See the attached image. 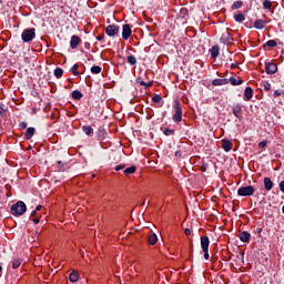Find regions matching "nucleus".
Here are the masks:
<instances>
[{"mask_svg": "<svg viewBox=\"0 0 284 284\" xmlns=\"http://www.w3.org/2000/svg\"><path fill=\"white\" fill-rule=\"evenodd\" d=\"M263 232V229H257V234H261Z\"/></svg>", "mask_w": 284, "mask_h": 284, "instance_id": "56", "label": "nucleus"}, {"mask_svg": "<svg viewBox=\"0 0 284 284\" xmlns=\"http://www.w3.org/2000/svg\"><path fill=\"white\" fill-rule=\"evenodd\" d=\"M180 17H181V19H186L187 17H190V11H187L186 8H182L180 10Z\"/></svg>", "mask_w": 284, "mask_h": 284, "instance_id": "33", "label": "nucleus"}, {"mask_svg": "<svg viewBox=\"0 0 284 284\" xmlns=\"http://www.w3.org/2000/svg\"><path fill=\"white\" fill-rule=\"evenodd\" d=\"M37 37V29H24L21 34V39L23 43H30V41H34V38Z\"/></svg>", "mask_w": 284, "mask_h": 284, "instance_id": "3", "label": "nucleus"}, {"mask_svg": "<svg viewBox=\"0 0 284 284\" xmlns=\"http://www.w3.org/2000/svg\"><path fill=\"white\" fill-rule=\"evenodd\" d=\"M124 168H125V165H116L115 172H121V170H123Z\"/></svg>", "mask_w": 284, "mask_h": 284, "instance_id": "45", "label": "nucleus"}, {"mask_svg": "<svg viewBox=\"0 0 284 284\" xmlns=\"http://www.w3.org/2000/svg\"><path fill=\"white\" fill-rule=\"evenodd\" d=\"M82 132H83L84 134H87V136H93V134H94V129H92V126H90V125H83V126H82Z\"/></svg>", "mask_w": 284, "mask_h": 284, "instance_id": "20", "label": "nucleus"}, {"mask_svg": "<svg viewBox=\"0 0 284 284\" xmlns=\"http://www.w3.org/2000/svg\"><path fill=\"white\" fill-rule=\"evenodd\" d=\"M53 74H54L55 79H61V77H63V69L55 68L53 71Z\"/></svg>", "mask_w": 284, "mask_h": 284, "instance_id": "32", "label": "nucleus"}, {"mask_svg": "<svg viewBox=\"0 0 284 284\" xmlns=\"http://www.w3.org/2000/svg\"><path fill=\"white\" fill-rule=\"evenodd\" d=\"M27 211L28 206L23 201H18L16 204L11 206V214L13 216H23V214H26Z\"/></svg>", "mask_w": 284, "mask_h": 284, "instance_id": "1", "label": "nucleus"}, {"mask_svg": "<svg viewBox=\"0 0 284 284\" xmlns=\"http://www.w3.org/2000/svg\"><path fill=\"white\" fill-rule=\"evenodd\" d=\"M229 83H231V85H243V80L241 79L237 80L236 78L231 77L229 79Z\"/></svg>", "mask_w": 284, "mask_h": 284, "instance_id": "24", "label": "nucleus"}, {"mask_svg": "<svg viewBox=\"0 0 284 284\" xmlns=\"http://www.w3.org/2000/svg\"><path fill=\"white\" fill-rule=\"evenodd\" d=\"M71 97L74 99V101H81L83 99V93H81L79 90H74L72 91Z\"/></svg>", "mask_w": 284, "mask_h": 284, "instance_id": "22", "label": "nucleus"}, {"mask_svg": "<svg viewBox=\"0 0 284 284\" xmlns=\"http://www.w3.org/2000/svg\"><path fill=\"white\" fill-rule=\"evenodd\" d=\"M276 45H278L276 40H268L266 43H264L263 48H276Z\"/></svg>", "mask_w": 284, "mask_h": 284, "instance_id": "29", "label": "nucleus"}, {"mask_svg": "<svg viewBox=\"0 0 284 284\" xmlns=\"http://www.w3.org/2000/svg\"><path fill=\"white\" fill-rule=\"evenodd\" d=\"M31 216H32V217L37 216V211H36V210H33V211L31 212Z\"/></svg>", "mask_w": 284, "mask_h": 284, "instance_id": "51", "label": "nucleus"}, {"mask_svg": "<svg viewBox=\"0 0 284 284\" xmlns=\"http://www.w3.org/2000/svg\"><path fill=\"white\" fill-rule=\"evenodd\" d=\"M130 37H132V26H130L129 23L123 24L122 39H124V41H128V39H130Z\"/></svg>", "mask_w": 284, "mask_h": 284, "instance_id": "8", "label": "nucleus"}, {"mask_svg": "<svg viewBox=\"0 0 284 284\" xmlns=\"http://www.w3.org/2000/svg\"><path fill=\"white\" fill-rule=\"evenodd\" d=\"M33 223H34L36 225H39V217L33 219Z\"/></svg>", "mask_w": 284, "mask_h": 284, "instance_id": "50", "label": "nucleus"}, {"mask_svg": "<svg viewBox=\"0 0 284 284\" xmlns=\"http://www.w3.org/2000/svg\"><path fill=\"white\" fill-rule=\"evenodd\" d=\"M126 63H129V65H136V57L134 55H128L126 57Z\"/></svg>", "mask_w": 284, "mask_h": 284, "instance_id": "30", "label": "nucleus"}, {"mask_svg": "<svg viewBox=\"0 0 284 284\" xmlns=\"http://www.w3.org/2000/svg\"><path fill=\"white\" fill-rule=\"evenodd\" d=\"M138 83H140V85H144L146 89L148 88H152V82H145V81H143V80H140V81H138Z\"/></svg>", "mask_w": 284, "mask_h": 284, "instance_id": "41", "label": "nucleus"}, {"mask_svg": "<svg viewBox=\"0 0 284 284\" xmlns=\"http://www.w3.org/2000/svg\"><path fill=\"white\" fill-rule=\"evenodd\" d=\"M282 212H283V214H284V205L282 206Z\"/></svg>", "mask_w": 284, "mask_h": 284, "instance_id": "57", "label": "nucleus"}, {"mask_svg": "<svg viewBox=\"0 0 284 284\" xmlns=\"http://www.w3.org/2000/svg\"><path fill=\"white\" fill-rule=\"evenodd\" d=\"M184 233H185L186 236H190V234H192V231L190 229H185Z\"/></svg>", "mask_w": 284, "mask_h": 284, "instance_id": "47", "label": "nucleus"}, {"mask_svg": "<svg viewBox=\"0 0 284 284\" xmlns=\"http://www.w3.org/2000/svg\"><path fill=\"white\" fill-rule=\"evenodd\" d=\"M21 263H23L22 258H14L12 261V268L13 270H19V267H21Z\"/></svg>", "mask_w": 284, "mask_h": 284, "instance_id": "27", "label": "nucleus"}, {"mask_svg": "<svg viewBox=\"0 0 284 284\" xmlns=\"http://www.w3.org/2000/svg\"><path fill=\"white\" fill-rule=\"evenodd\" d=\"M230 83L229 79H214L212 85H227Z\"/></svg>", "mask_w": 284, "mask_h": 284, "instance_id": "19", "label": "nucleus"}, {"mask_svg": "<svg viewBox=\"0 0 284 284\" xmlns=\"http://www.w3.org/2000/svg\"><path fill=\"white\" fill-rule=\"evenodd\" d=\"M273 97L276 99L278 97H281V90H275L273 93Z\"/></svg>", "mask_w": 284, "mask_h": 284, "instance_id": "44", "label": "nucleus"}, {"mask_svg": "<svg viewBox=\"0 0 284 284\" xmlns=\"http://www.w3.org/2000/svg\"><path fill=\"white\" fill-rule=\"evenodd\" d=\"M172 119L174 123H181L183 121V108L179 100H175L174 102V114Z\"/></svg>", "mask_w": 284, "mask_h": 284, "instance_id": "2", "label": "nucleus"}, {"mask_svg": "<svg viewBox=\"0 0 284 284\" xmlns=\"http://www.w3.org/2000/svg\"><path fill=\"white\" fill-rule=\"evenodd\" d=\"M266 74H276L278 72V65L274 62H265Z\"/></svg>", "mask_w": 284, "mask_h": 284, "instance_id": "7", "label": "nucleus"}, {"mask_svg": "<svg viewBox=\"0 0 284 284\" xmlns=\"http://www.w3.org/2000/svg\"><path fill=\"white\" fill-rule=\"evenodd\" d=\"M152 101L153 103H161V101H163V98L159 94H155L153 98H152Z\"/></svg>", "mask_w": 284, "mask_h": 284, "instance_id": "40", "label": "nucleus"}, {"mask_svg": "<svg viewBox=\"0 0 284 284\" xmlns=\"http://www.w3.org/2000/svg\"><path fill=\"white\" fill-rule=\"evenodd\" d=\"M84 48H90V43L87 42V43L84 44Z\"/></svg>", "mask_w": 284, "mask_h": 284, "instance_id": "55", "label": "nucleus"}, {"mask_svg": "<svg viewBox=\"0 0 284 284\" xmlns=\"http://www.w3.org/2000/svg\"><path fill=\"white\" fill-rule=\"evenodd\" d=\"M252 97H254V90L252 87H246L244 90V101H252Z\"/></svg>", "mask_w": 284, "mask_h": 284, "instance_id": "13", "label": "nucleus"}, {"mask_svg": "<svg viewBox=\"0 0 284 284\" xmlns=\"http://www.w3.org/2000/svg\"><path fill=\"white\" fill-rule=\"evenodd\" d=\"M239 239L242 241V243H250L252 234L247 231H242L239 235Z\"/></svg>", "mask_w": 284, "mask_h": 284, "instance_id": "12", "label": "nucleus"}, {"mask_svg": "<svg viewBox=\"0 0 284 284\" xmlns=\"http://www.w3.org/2000/svg\"><path fill=\"white\" fill-rule=\"evenodd\" d=\"M78 70H79V64H73L71 68V72H72L73 77H79V74H81V73H79Z\"/></svg>", "mask_w": 284, "mask_h": 284, "instance_id": "36", "label": "nucleus"}, {"mask_svg": "<svg viewBox=\"0 0 284 284\" xmlns=\"http://www.w3.org/2000/svg\"><path fill=\"white\" fill-rule=\"evenodd\" d=\"M235 68H239V64L232 63V64H231V70H235Z\"/></svg>", "mask_w": 284, "mask_h": 284, "instance_id": "49", "label": "nucleus"}, {"mask_svg": "<svg viewBox=\"0 0 284 284\" xmlns=\"http://www.w3.org/2000/svg\"><path fill=\"white\" fill-rule=\"evenodd\" d=\"M263 8L264 10H270V8H272V2L270 0H264Z\"/></svg>", "mask_w": 284, "mask_h": 284, "instance_id": "39", "label": "nucleus"}, {"mask_svg": "<svg viewBox=\"0 0 284 284\" xmlns=\"http://www.w3.org/2000/svg\"><path fill=\"white\" fill-rule=\"evenodd\" d=\"M220 41L224 45H231L232 41H234V38H232V34L230 33V31H226L222 34Z\"/></svg>", "mask_w": 284, "mask_h": 284, "instance_id": "9", "label": "nucleus"}, {"mask_svg": "<svg viewBox=\"0 0 284 284\" xmlns=\"http://www.w3.org/2000/svg\"><path fill=\"white\" fill-rule=\"evenodd\" d=\"M68 169H69L68 163H65V162H63L61 160L57 161V170H58V172H68Z\"/></svg>", "mask_w": 284, "mask_h": 284, "instance_id": "16", "label": "nucleus"}, {"mask_svg": "<svg viewBox=\"0 0 284 284\" xmlns=\"http://www.w3.org/2000/svg\"><path fill=\"white\" fill-rule=\"evenodd\" d=\"M159 241V237L156 236V233H151L148 236V243L149 245H156V242Z\"/></svg>", "mask_w": 284, "mask_h": 284, "instance_id": "21", "label": "nucleus"}, {"mask_svg": "<svg viewBox=\"0 0 284 284\" xmlns=\"http://www.w3.org/2000/svg\"><path fill=\"white\" fill-rule=\"evenodd\" d=\"M262 85L266 92H270V90H272V84L267 81H263Z\"/></svg>", "mask_w": 284, "mask_h": 284, "instance_id": "38", "label": "nucleus"}, {"mask_svg": "<svg viewBox=\"0 0 284 284\" xmlns=\"http://www.w3.org/2000/svg\"><path fill=\"white\" fill-rule=\"evenodd\" d=\"M41 207H43V206L38 205V206L36 207V211H37V212L41 211Z\"/></svg>", "mask_w": 284, "mask_h": 284, "instance_id": "53", "label": "nucleus"}, {"mask_svg": "<svg viewBox=\"0 0 284 284\" xmlns=\"http://www.w3.org/2000/svg\"><path fill=\"white\" fill-rule=\"evenodd\" d=\"M34 132H37V129H34L32 126L28 128L24 133L26 141H30V139H32V136H34Z\"/></svg>", "mask_w": 284, "mask_h": 284, "instance_id": "17", "label": "nucleus"}, {"mask_svg": "<svg viewBox=\"0 0 284 284\" xmlns=\"http://www.w3.org/2000/svg\"><path fill=\"white\" fill-rule=\"evenodd\" d=\"M234 21H236V23H243V21H245V14H243L242 12L235 14Z\"/></svg>", "mask_w": 284, "mask_h": 284, "instance_id": "28", "label": "nucleus"}, {"mask_svg": "<svg viewBox=\"0 0 284 284\" xmlns=\"http://www.w3.org/2000/svg\"><path fill=\"white\" fill-rule=\"evenodd\" d=\"M104 39V36L103 34H100L97 37V41H102Z\"/></svg>", "mask_w": 284, "mask_h": 284, "instance_id": "48", "label": "nucleus"}, {"mask_svg": "<svg viewBox=\"0 0 284 284\" xmlns=\"http://www.w3.org/2000/svg\"><path fill=\"white\" fill-rule=\"evenodd\" d=\"M163 134H164L165 136H174L175 131H174L173 129H165V130L163 131Z\"/></svg>", "mask_w": 284, "mask_h": 284, "instance_id": "37", "label": "nucleus"}, {"mask_svg": "<svg viewBox=\"0 0 284 284\" xmlns=\"http://www.w3.org/2000/svg\"><path fill=\"white\" fill-rule=\"evenodd\" d=\"M181 154H182L181 151L175 152V156H181Z\"/></svg>", "mask_w": 284, "mask_h": 284, "instance_id": "54", "label": "nucleus"}, {"mask_svg": "<svg viewBox=\"0 0 284 284\" xmlns=\"http://www.w3.org/2000/svg\"><path fill=\"white\" fill-rule=\"evenodd\" d=\"M201 247L202 252H204L205 261L210 260V237L207 235L201 236Z\"/></svg>", "mask_w": 284, "mask_h": 284, "instance_id": "4", "label": "nucleus"}, {"mask_svg": "<svg viewBox=\"0 0 284 284\" xmlns=\"http://www.w3.org/2000/svg\"><path fill=\"white\" fill-rule=\"evenodd\" d=\"M0 3H3V1H2V0H0Z\"/></svg>", "mask_w": 284, "mask_h": 284, "instance_id": "58", "label": "nucleus"}, {"mask_svg": "<svg viewBox=\"0 0 284 284\" xmlns=\"http://www.w3.org/2000/svg\"><path fill=\"white\" fill-rule=\"evenodd\" d=\"M232 148H234V143H232V141L226 139L222 140V149L224 150V152H230Z\"/></svg>", "mask_w": 284, "mask_h": 284, "instance_id": "14", "label": "nucleus"}, {"mask_svg": "<svg viewBox=\"0 0 284 284\" xmlns=\"http://www.w3.org/2000/svg\"><path fill=\"white\" fill-rule=\"evenodd\" d=\"M1 276H3V267L2 266H0V278H1Z\"/></svg>", "mask_w": 284, "mask_h": 284, "instance_id": "52", "label": "nucleus"}, {"mask_svg": "<svg viewBox=\"0 0 284 284\" xmlns=\"http://www.w3.org/2000/svg\"><path fill=\"white\" fill-rule=\"evenodd\" d=\"M254 192H256V189L254 186H241L237 190V196H254Z\"/></svg>", "mask_w": 284, "mask_h": 284, "instance_id": "5", "label": "nucleus"}, {"mask_svg": "<svg viewBox=\"0 0 284 284\" xmlns=\"http://www.w3.org/2000/svg\"><path fill=\"white\" fill-rule=\"evenodd\" d=\"M81 43V38L79 36H72L70 40V48L71 50H77L79 44Z\"/></svg>", "mask_w": 284, "mask_h": 284, "instance_id": "11", "label": "nucleus"}, {"mask_svg": "<svg viewBox=\"0 0 284 284\" xmlns=\"http://www.w3.org/2000/svg\"><path fill=\"white\" fill-rule=\"evenodd\" d=\"M212 59H216L220 54L219 45H213L210 50Z\"/></svg>", "mask_w": 284, "mask_h": 284, "instance_id": "23", "label": "nucleus"}, {"mask_svg": "<svg viewBox=\"0 0 284 284\" xmlns=\"http://www.w3.org/2000/svg\"><path fill=\"white\" fill-rule=\"evenodd\" d=\"M8 106L3 104V102H0V116H7Z\"/></svg>", "mask_w": 284, "mask_h": 284, "instance_id": "31", "label": "nucleus"}, {"mask_svg": "<svg viewBox=\"0 0 284 284\" xmlns=\"http://www.w3.org/2000/svg\"><path fill=\"white\" fill-rule=\"evenodd\" d=\"M232 112L234 116L239 119V121H243V105L236 104L235 106H233Z\"/></svg>", "mask_w": 284, "mask_h": 284, "instance_id": "10", "label": "nucleus"}, {"mask_svg": "<svg viewBox=\"0 0 284 284\" xmlns=\"http://www.w3.org/2000/svg\"><path fill=\"white\" fill-rule=\"evenodd\" d=\"M121 31V28L119 24H109L105 29V34L108 37H119V32Z\"/></svg>", "mask_w": 284, "mask_h": 284, "instance_id": "6", "label": "nucleus"}, {"mask_svg": "<svg viewBox=\"0 0 284 284\" xmlns=\"http://www.w3.org/2000/svg\"><path fill=\"white\" fill-rule=\"evenodd\" d=\"M274 187V182H272V179L264 178V189L266 192H270Z\"/></svg>", "mask_w": 284, "mask_h": 284, "instance_id": "18", "label": "nucleus"}, {"mask_svg": "<svg viewBox=\"0 0 284 284\" xmlns=\"http://www.w3.org/2000/svg\"><path fill=\"white\" fill-rule=\"evenodd\" d=\"M260 150H264V148H267V141H262L258 143Z\"/></svg>", "mask_w": 284, "mask_h": 284, "instance_id": "42", "label": "nucleus"}, {"mask_svg": "<svg viewBox=\"0 0 284 284\" xmlns=\"http://www.w3.org/2000/svg\"><path fill=\"white\" fill-rule=\"evenodd\" d=\"M134 172H136V166L132 165V166L126 168L123 171V174H125V176H130V174H134Z\"/></svg>", "mask_w": 284, "mask_h": 284, "instance_id": "26", "label": "nucleus"}, {"mask_svg": "<svg viewBox=\"0 0 284 284\" xmlns=\"http://www.w3.org/2000/svg\"><path fill=\"white\" fill-rule=\"evenodd\" d=\"M69 281H71V283H77V281H79V272L73 271L70 273Z\"/></svg>", "mask_w": 284, "mask_h": 284, "instance_id": "25", "label": "nucleus"}, {"mask_svg": "<svg viewBox=\"0 0 284 284\" xmlns=\"http://www.w3.org/2000/svg\"><path fill=\"white\" fill-rule=\"evenodd\" d=\"M280 190L284 194V180L280 182Z\"/></svg>", "mask_w": 284, "mask_h": 284, "instance_id": "46", "label": "nucleus"}, {"mask_svg": "<svg viewBox=\"0 0 284 284\" xmlns=\"http://www.w3.org/2000/svg\"><path fill=\"white\" fill-rule=\"evenodd\" d=\"M101 70H102V68L99 67V65L91 67V73L92 74H101Z\"/></svg>", "mask_w": 284, "mask_h": 284, "instance_id": "35", "label": "nucleus"}, {"mask_svg": "<svg viewBox=\"0 0 284 284\" xmlns=\"http://www.w3.org/2000/svg\"><path fill=\"white\" fill-rule=\"evenodd\" d=\"M265 26H267V22H265V20H263V19L255 20V22L253 24L255 30H263V29H265Z\"/></svg>", "mask_w": 284, "mask_h": 284, "instance_id": "15", "label": "nucleus"}, {"mask_svg": "<svg viewBox=\"0 0 284 284\" xmlns=\"http://www.w3.org/2000/svg\"><path fill=\"white\" fill-rule=\"evenodd\" d=\"M19 128L20 130H26L28 128V122H20Z\"/></svg>", "mask_w": 284, "mask_h": 284, "instance_id": "43", "label": "nucleus"}, {"mask_svg": "<svg viewBox=\"0 0 284 284\" xmlns=\"http://www.w3.org/2000/svg\"><path fill=\"white\" fill-rule=\"evenodd\" d=\"M233 10H240V8H243V1L237 0L235 2H233L232 7Z\"/></svg>", "mask_w": 284, "mask_h": 284, "instance_id": "34", "label": "nucleus"}]
</instances>
